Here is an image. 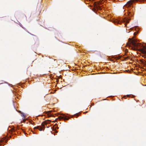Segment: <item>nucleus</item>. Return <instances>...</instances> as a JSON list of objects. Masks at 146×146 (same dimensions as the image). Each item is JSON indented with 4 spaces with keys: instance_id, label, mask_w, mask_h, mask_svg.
<instances>
[{
    "instance_id": "nucleus-1",
    "label": "nucleus",
    "mask_w": 146,
    "mask_h": 146,
    "mask_svg": "<svg viewBox=\"0 0 146 146\" xmlns=\"http://www.w3.org/2000/svg\"><path fill=\"white\" fill-rule=\"evenodd\" d=\"M129 43L127 45L131 49L136 50L138 47L142 46L141 44L137 42L134 39L129 38Z\"/></svg>"
},
{
    "instance_id": "nucleus-2",
    "label": "nucleus",
    "mask_w": 146,
    "mask_h": 146,
    "mask_svg": "<svg viewBox=\"0 0 146 146\" xmlns=\"http://www.w3.org/2000/svg\"><path fill=\"white\" fill-rule=\"evenodd\" d=\"M43 128H44V125H42V126H38L35 127V129H38L40 131H41L42 130V129Z\"/></svg>"
},
{
    "instance_id": "nucleus-3",
    "label": "nucleus",
    "mask_w": 146,
    "mask_h": 146,
    "mask_svg": "<svg viewBox=\"0 0 146 146\" xmlns=\"http://www.w3.org/2000/svg\"><path fill=\"white\" fill-rule=\"evenodd\" d=\"M59 118L60 119H64L65 120H67L68 119L66 117H65L64 116H59Z\"/></svg>"
},
{
    "instance_id": "nucleus-4",
    "label": "nucleus",
    "mask_w": 146,
    "mask_h": 146,
    "mask_svg": "<svg viewBox=\"0 0 146 146\" xmlns=\"http://www.w3.org/2000/svg\"><path fill=\"white\" fill-rule=\"evenodd\" d=\"M127 3L129 5V6H130L132 4V2L131 1H129L127 2Z\"/></svg>"
},
{
    "instance_id": "nucleus-5",
    "label": "nucleus",
    "mask_w": 146,
    "mask_h": 146,
    "mask_svg": "<svg viewBox=\"0 0 146 146\" xmlns=\"http://www.w3.org/2000/svg\"><path fill=\"white\" fill-rule=\"evenodd\" d=\"M21 115L22 117H23V118H24L25 117V115L24 113H21Z\"/></svg>"
},
{
    "instance_id": "nucleus-6",
    "label": "nucleus",
    "mask_w": 146,
    "mask_h": 146,
    "mask_svg": "<svg viewBox=\"0 0 146 146\" xmlns=\"http://www.w3.org/2000/svg\"><path fill=\"white\" fill-rule=\"evenodd\" d=\"M114 23H119V21H118V20H115L113 22Z\"/></svg>"
},
{
    "instance_id": "nucleus-7",
    "label": "nucleus",
    "mask_w": 146,
    "mask_h": 146,
    "mask_svg": "<svg viewBox=\"0 0 146 146\" xmlns=\"http://www.w3.org/2000/svg\"><path fill=\"white\" fill-rule=\"evenodd\" d=\"M142 52L144 53H146V51L144 50H142Z\"/></svg>"
},
{
    "instance_id": "nucleus-8",
    "label": "nucleus",
    "mask_w": 146,
    "mask_h": 146,
    "mask_svg": "<svg viewBox=\"0 0 146 146\" xmlns=\"http://www.w3.org/2000/svg\"><path fill=\"white\" fill-rule=\"evenodd\" d=\"M29 122L30 123H31V124H33L31 122V121H29Z\"/></svg>"
},
{
    "instance_id": "nucleus-9",
    "label": "nucleus",
    "mask_w": 146,
    "mask_h": 146,
    "mask_svg": "<svg viewBox=\"0 0 146 146\" xmlns=\"http://www.w3.org/2000/svg\"><path fill=\"white\" fill-rule=\"evenodd\" d=\"M23 121H25V119H23Z\"/></svg>"
},
{
    "instance_id": "nucleus-10",
    "label": "nucleus",
    "mask_w": 146,
    "mask_h": 146,
    "mask_svg": "<svg viewBox=\"0 0 146 146\" xmlns=\"http://www.w3.org/2000/svg\"><path fill=\"white\" fill-rule=\"evenodd\" d=\"M127 23H129V21H127Z\"/></svg>"
},
{
    "instance_id": "nucleus-11",
    "label": "nucleus",
    "mask_w": 146,
    "mask_h": 146,
    "mask_svg": "<svg viewBox=\"0 0 146 146\" xmlns=\"http://www.w3.org/2000/svg\"><path fill=\"white\" fill-rule=\"evenodd\" d=\"M61 115H63V114H61Z\"/></svg>"
},
{
    "instance_id": "nucleus-12",
    "label": "nucleus",
    "mask_w": 146,
    "mask_h": 146,
    "mask_svg": "<svg viewBox=\"0 0 146 146\" xmlns=\"http://www.w3.org/2000/svg\"><path fill=\"white\" fill-rule=\"evenodd\" d=\"M26 134V133H25V134Z\"/></svg>"
},
{
    "instance_id": "nucleus-13",
    "label": "nucleus",
    "mask_w": 146,
    "mask_h": 146,
    "mask_svg": "<svg viewBox=\"0 0 146 146\" xmlns=\"http://www.w3.org/2000/svg\"><path fill=\"white\" fill-rule=\"evenodd\" d=\"M102 3V2H101V3H100V4H101V3Z\"/></svg>"
}]
</instances>
